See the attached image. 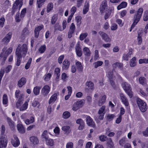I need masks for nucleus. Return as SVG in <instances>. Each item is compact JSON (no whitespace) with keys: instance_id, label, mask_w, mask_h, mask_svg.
I'll list each match as a JSON object with an SVG mask.
<instances>
[{"instance_id":"2","label":"nucleus","mask_w":148,"mask_h":148,"mask_svg":"<svg viewBox=\"0 0 148 148\" xmlns=\"http://www.w3.org/2000/svg\"><path fill=\"white\" fill-rule=\"evenodd\" d=\"M121 85L123 88L130 97L132 98L133 96V92L132 91L130 86L125 82H123Z\"/></svg>"},{"instance_id":"25","label":"nucleus","mask_w":148,"mask_h":148,"mask_svg":"<svg viewBox=\"0 0 148 148\" xmlns=\"http://www.w3.org/2000/svg\"><path fill=\"white\" fill-rule=\"evenodd\" d=\"M40 88V87L38 86H37L34 88L33 92L35 95H37L39 94Z\"/></svg>"},{"instance_id":"8","label":"nucleus","mask_w":148,"mask_h":148,"mask_svg":"<svg viewBox=\"0 0 148 148\" xmlns=\"http://www.w3.org/2000/svg\"><path fill=\"white\" fill-rule=\"evenodd\" d=\"M8 143V139L6 137L2 136L0 138V148H5Z\"/></svg>"},{"instance_id":"54","label":"nucleus","mask_w":148,"mask_h":148,"mask_svg":"<svg viewBox=\"0 0 148 148\" xmlns=\"http://www.w3.org/2000/svg\"><path fill=\"white\" fill-rule=\"evenodd\" d=\"M51 74L50 73H48L46 74L45 76L44 79L45 81H48L51 77Z\"/></svg>"},{"instance_id":"51","label":"nucleus","mask_w":148,"mask_h":148,"mask_svg":"<svg viewBox=\"0 0 148 148\" xmlns=\"http://www.w3.org/2000/svg\"><path fill=\"white\" fill-rule=\"evenodd\" d=\"M52 105V104H50L47 108V111L49 114H50L51 113L52 108H53L55 106V105L54 104L53 105V108H52L51 106Z\"/></svg>"},{"instance_id":"58","label":"nucleus","mask_w":148,"mask_h":148,"mask_svg":"<svg viewBox=\"0 0 148 148\" xmlns=\"http://www.w3.org/2000/svg\"><path fill=\"white\" fill-rule=\"evenodd\" d=\"M4 69L3 68H1L0 70V80L1 81L2 78L4 75Z\"/></svg>"},{"instance_id":"1","label":"nucleus","mask_w":148,"mask_h":148,"mask_svg":"<svg viewBox=\"0 0 148 148\" xmlns=\"http://www.w3.org/2000/svg\"><path fill=\"white\" fill-rule=\"evenodd\" d=\"M27 51V48L26 44H24L22 45H19L16 49V54L19 58L25 57Z\"/></svg>"},{"instance_id":"61","label":"nucleus","mask_w":148,"mask_h":148,"mask_svg":"<svg viewBox=\"0 0 148 148\" xmlns=\"http://www.w3.org/2000/svg\"><path fill=\"white\" fill-rule=\"evenodd\" d=\"M26 9L25 8L23 9L21 11L20 14V17L21 18H23L24 16L26 13Z\"/></svg>"},{"instance_id":"52","label":"nucleus","mask_w":148,"mask_h":148,"mask_svg":"<svg viewBox=\"0 0 148 148\" xmlns=\"http://www.w3.org/2000/svg\"><path fill=\"white\" fill-rule=\"evenodd\" d=\"M113 66L114 67L116 68L118 67L120 69H121L123 66V65L122 64L119 62H116L114 64H113Z\"/></svg>"},{"instance_id":"26","label":"nucleus","mask_w":148,"mask_h":148,"mask_svg":"<svg viewBox=\"0 0 148 148\" xmlns=\"http://www.w3.org/2000/svg\"><path fill=\"white\" fill-rule=\"evenodd\" d=\"M139 83L143 85H145L146 84L147 80L143 77H140L139 79Z\"/></svg>"},{"instance_id":"21","label":"nucleus","mask_w":148,"mask_h":148,"mask_svg":"<svg viewBox=\"0 0 148 148\" xmlns=\"http://www.w3.org/2000/svg\"><path fill=\"white\" fill-rule=\"evenodd\" d=\"M26 82V79L24 77H22L18 82V85L19 87H21L24 85Z\"/></svg>"},{"instance_id":"40","label":"nucleus","mask_w":148,"mask_h":148,"mask_svg":"<svg viewBox=\"0 0 148 148\" xmlns=\"http://www.w3.org/2000/svg\"><path fill=\"white\" fill-rule=\"evenodd\" d=\"M32 105L34 107H37L38 108L40 106V104L38 101L35 99L33 101Z\"/></svg>"},{"instance_id":"43","label":"nucleus","mask_w":148,"mask_h":148,"mask_svg":"<svg viewBox=\"0 0 148 148\" xmlns=\"http://www.w3.org/2000/svg\"><path fill=\"white\" fill-rule=\"evenodd\" d=\"M113 10L114 8H112L110 9V10L108 12V13H106V14L105 16V20L107 19L110 16V15L111 14V12H112L113 11Z\"/></svg>"},{"instance_id":"56","label":"nucleus","mask_w":148,"mask_h":148,"mask_svg":"<svg viewBox=\"0 0 148 148\" xmlns=\"http://www.w3.org/2000/svg\"><path fill=\"white\" fill-rule=\"evenodd\" d=\"M28 114L27 113H23L21 116V118L24 121L26 119L27 117Z\"/></svg>"},{"instance_id":"12","label":"nucleus","mask_w":148,"mask_h":148,"mask_svg":"<svg viewBox=\"0 0 148 148\" xmlns=\"http://www.w3.org/2000/svg\"><path fill=\"white\" fill-rule=\"evenodd\" d=\"M105 106H103L99 109L98 112V114L99 115V120H102L103 119L105 114Z\"/></svg>"},{"instance_id":"34","label":"nucleus","mask_w":148,"mask_h":148,"mask_svg":"<svg viewBox=\"0 0 148 148\" xmlns=\"http://www.w3.org/2000/svg\"><path fill=\"white\" fill-rule=\"evenodd\" d=\"M46 49V47L45 45H41L39 48L38 51L39 53H42L44 52Z\"/></svg>"},{"instance_id":"59","label":"nucleus","mask_w":148,"mask_h":148,"mask_svg":"<svg viewBox=\"0 0 148 148\" xmlns=\"http://www.w3.org/2000/svg\"><path fill=\"white\" fill-rule=\"evenodd\" d=\"M116 21L119 25L121 27L123 26L124 24V23L122 22V20L120 19H117Z\"/></svg>"},{"instance_id":"46","label":"nucleus","mask_w":148,"mask_h":148,"mask_svg":"<svg viewBox=\"0 0 148 148\" xmlns=\"http://www.w3.org/2000/svg\"><path fill=\"white\" fill-rule=\"evenodd\" d=\"M107 75H108V77L109 78V79H110V82L112 86H113L114 84V83L113 81L111 80V79H112L113 78V75H113L112 73L111 72L109 73H108V74H107Z\"/></svg>"},{"instance_id":"32","label":"nucleus","mask_w":148,"mask_h":148,"mask_svg":"<svg viewBox=\"0 0 148 148\" xmlns=\"http://www.w3.org/2000/svg\"><path fill=\"white\" fill-rule=\"evenodd\" d=\"M8 102V99L7 95L5 94L3 95V105H5V106L6 107L8 105L7 104Z\"/></svg>"},{"instance_id":"49","label":"nucleus","mask_w":148,"mask_h":148,"mask_svg":"<svg viewBox=\"0 0 148 148\" xmlns=\"http://www.w3.org/2000/svg\"><path fill=\"white\" fill-rule=\"evenodd\" d=\"M42 138H45V140L48 138V136H47V130H45L43 132L42 135Z\"/></svg>"},{"instance_id":"48","label":"nucleus","mask_w":148,"mask_h":148,"mask_svg":"<svg viewBox=\"0 0 148 148\" xmlns=\"http://www.w3.org/2000/svg\"><path fill=\"white\" fill-rule=\"evenodd\" d=\"M103 64V62L100 61H98L94 63L95 67V68H96L102 65Z\"/></svg>"},{"instance_id":"44","label":"nucleus","mask_w":148,"mask_h":148,"mask_svg":"<svg viewBox=\"0 0 148 148\" xmlns=\"http://www.w3.org/2000/svg\"><path fill=\"white\" fill-rule=\"evenodd\" d=\"M143 19L144 21H147L148 20V11H145L143 16Z\"/></svg>"},{"instance_id":"15","label":"nucleus","mask_w":148,"mask_h":148,"mask_svg":"<svg viewBox=\"0 0 148 148\" xmlns=\"http://www.w3.org/2000/svg\"><path fill=\"white\" fill-rule=\"evenodd\" d=\"M86 121L88 125L93 127H95V123L93 121L92 119L90 116H87Z\"/></svg>"},{"instance_id":"6","label":"nucleus","mask_w":148,"mask_h":148,"mask_svg":"<svg viewBox=\"0 0 148 148\" xmlns=\"http://www.w3.org/2000/svg\"><path fill=\"white\" fill-rule=\"evenodd\" d=\"M84 103V100H81L80 101H77L73 104L72 109L73 110L76 111L79 108L82 107Z\"/></svg>"},{"instance_id":"64","label":"nucleus","mask_w":148,"mask_h":148,"mask_svg":"<svg viewBox=\"0 0 148 148\" xmlns=\"http://www.w3.org/2000/svg\"><path fill=\"white\" fill-rule=\"evenodd\" d=\"M57 18L56 16H52L51 19V23L53 25L54 24L57 20Z\"/></svg>"},{"instance_id":"29","label":"nucleus","mask_w":148,"mask_h":148,"mask_svg":"<svg viewBox=\"0 0 148 148\" xmlns=\"http://www.w3.org/2000/svg\"><path fill=\"white\" fill-rule=\"evenodd\" d=\"M127 5V3L125 2H122L117 7L118 10H120L121 9L125 8Z\"/></svg>"},{"instance_id":"39","label":"nucleus","mask_w":148,"mask_h":148,"mask_svg":"<svg viewBox=\"0 0 148 148\" xmlns=\"http://www.w3.org/2000/svg\"><path fill=\"white\" fill-rule=\"evenodd\" d=\"M75 21L77 26H79L81 24L82 17L80 16H77L75 17Z\"/></svg>"},{"instance_id":"10","label":"nucleus","mask_w":148,"mask_h":148,"mask_svg":"<svg viewBox=\"0 0 148 148\" xmlns=\"http://www.w3.org/2000/svg\"><path fill=\"white\" fill-rule=\"evenodd\" d=\"M29 140L31 144L33 146L35 147L39 143V140L37 137L36 136H32L29 138Z\"/></svg>"},{"instance_id":"14","label":"nucleus","mask_w":148,"mask_h":148,"mask_svg":"<svg viewBox=\"0 0 148 148\" xmlns=\"http://www.w3.org/2000/svg\"><path fill=\"white\" fill-rule=\"evenodd\" d=\"M75 29V26L73 23H72L70 27L68 33V38H71L72 36V34L74 32Z\"/></svg>"},{"instance_id":"57","label":"nucleus","mask_w":148,"mask_h":148,"mask_svg":"<svg viewBox=\"0 0 148 148\" xmlns=\"http://www.w3.org/2000/svg\"><path fill=\"white\" fill-rule=\"evenodd\" d=\"M99 58V52L98 50H95V51L94 59L95 60L98 59Z\"/></svg>"},{"instance_id":"24","label":"nucleus","mask_w":148,"mask_h":148,"mask_svg":"<svg viewBox=\"0 0 148 148\" xmlns=\"http://www.w3.org/2000/svg\"><path fill=\"white\" fill-rule=\"evenodd\" d=\"M83 51L84 53L86 56H90L91 52L89 49L88 47H84L83 49Z\"/></svg>"},{"instance_id":"41","label":"nucleus","mask_w":148,"mask_h":148,"mask_svg":"<svg viewBox=\"0 0 148 148\" xmlns=\"http://www.w3.org/2000/svg\"><path fill=\"white\" fill-rule=\"evenodd\" d=\"M60 69L58 68H56L55 70V74L57 75L56 78L58 79L60 75Z\"/></svg>"},{"instance_id":"11","label":"nucleus","mask_w":148,"mask_h":148,"mask_svg":"<svg viewBox=\"0 0 148 148\" xmlns=\"http://www.w3.org/2000/svg\"><path fill=\"white\" fill-rule=\"evenodd\" d=\"M99 34L101 37L102 39L106 42H110L111 39L109 36L106 33L102 32H99Z\"/></svg>"},{"instance_id":"35","label":"nucleus","mask_w":148,"mask_h":148,"mask_svg":"<svg viewBox=\"0 0 148 148\" xmlns=\"http://www.w3.org/2000/svg\"><path fill=\"white\" fill-rule=\"evenodd\" d=\"M86 85L88 88L89 90H92L93 88V83L91 82H88L86 83Z\"/></svg>"},{"instance_id":"27","label":"nucleus","mask_w":148,"mask_h":148,"mask_svg":"<svg viewBox=\"0 0 148 148\" xmlns=\"http://www.w3.org/2000/svg\"><path fill=\"white\" fill-rule=\"evenodd\" d=\"M46 144L50 146H53L54 145V141L53 139L48 138L45 140Z\"/></svg>"},{"instance_id":"45","label":"nucleus","mask_w":148,"mask_h":148,"mask_svg":"<svg viewBox=\"0 0 148 148\" xmlns=\"http://www.w3.org/2000/svg\"><path fill=\"white\" fill-rule=\"evenodd\" d=\"M45 1L46 0H37L38 7V8H41Z\"/></svg>"},{"instance_id":"31","label":"nucleus","mask_w":148,"mask_h":148,"mask_svg":"<svg viewBox=\"0 0 148 148\" xmlns=\"http://www.w3.org/2000/svg\"><path fill=\"white\" fill-rule=\"evenodd\" d=\"M75 64L77 66V69L79 71L82 70L83 67L80 62L78 61H77L76 62Z\"/></svg>"},{"instance_id":"19","label":"nucleus","mask_w":148,"mask_h":148,"mask_svg":"<svg viewBox=\"0 0 148 148\" xmlns=\"http://www.w3.org/2000/svg\"><path fill=\"white\" fill-rule=\"evenodd\" d=\"M89 6V2L86 1L83 9V13L84 14H86L88 11Z\"/></svg>"},{"instance_id":"4","label":"nucleus","mask_w":148,"mask_h":148,"mask_svg":"<svg viewBox=\"0 0 148 148\" xmlns=\"http://www.w3.org/2000/svg\"><path fill=\"white\" fill-rule=\"evenodd\" d=\"M143 11V10L142 8H140L138 10L136 13L135 14L134 17L133 25H136L139 21Z\"/></svg>"},{"instance_id":"28","label":"nucleus","mask_w":148,"mask_h":148,"mask_svg":"<svg viewBox=\"0 0 148 148\" xmlns=\"http://www.w3.org/2000/svg\"><path fill=\"white\" fill-rule=\"evenodd\" d=\"M24 121L26 124L29 125L34 122V119L33 116H32L30 118V120L28 119H26Z\"/></svg>"},{"instance_id":"23","label":"nucleus","mask_w":148,"mask_h":148,"mask_svg":"<svg viewBox=\"0 0 148 148\" xmlns=\"http://www.w3.org/2000/svg\"><path fill=\"white\" fill-rule=\"evenodd\" d=\"M70 65V63L68 60H65L63 62L62 68L66 70L68 69Z\"/></svg>"},{"instance_id":"50","label":"nucleus","mask_w":148,"mask_h":148,"mask_svg":"<svg viewBox=\"0 0 148 148\" xmlns=\"http://www.w3.org/2000/svg\"><path fill=\"white\" fill-rule=\"evenodd\" d=\"M32 61V59L30 58L28 61V62L25 66V68L26 69H28L29 67L30 64Z\"/></svg>"},{"instance_id":"18","label":"nucleus","mask_w":148,"mask_h":148,"mask_svg":"<svg viewBox=\"0 0 148 148\" xmlns=\"http://www.w3.org/2000/svg\"><path fill=\"white\" fill-rule=\"evenodd\" d=\"M76 123L79 124V130H82L84 127V123L83 120L80 119H78L76 121Z\"/></svg>"},{"instance_id":"37","label":"nucleus","mask_w":148,"mask_h":148,"mask_svg":"<svg viewBox=\"0 0 148 148\" xmlns=\"http://www.w3.org/2000/svg\"><path fill=\"white\" fill-rule=\"evenodd\" d=\"M70 115V113L69 112L65 111L63 112L62 117L64 119H67L69 118Z\"/></svg>"},{"instance_id":"7","label":"nucleus","mask_w":148,"mask_h":148,"mask_svg":"<svg viewBox=\"0 0 148 148\" xmlns=\"http://www.w3.org/2000/svg\"><path fill=\"white\" fill-rule=\"evenodd\" d=\"M11 142L12 145L14 147H18L20 144V140L16 135H14L11 139Z\"/></svg>"},{"instance_id":"20","label":"nucleus","mask_w":148,"mask_h":148,"mask_svg":"<svg viewBox=\"0 0 148 148\" xmlns=\"http://www.w3.org/2000/svg\"><path fill=\"white\" fill-rule=\"evenodd\" d=\"M57 98V95L56 93L54 94L50 98L49 101V104H51L56 101Z\"/></svg>"},{"instance_id":"9","label":"nucleus","mask_w":148,"mask_h":148,"mask_svg":"<svg viewBox=\"0 0 148 148\" xmlns=\"http://www.w3.org/2000/svg\"><path fill=\"white\" fill-rule=\"evenodd\" d=\"M50 87L48 85H45L42 88L41 90V94L44 96H47L50 92Z\"/></svg>"},{"instance_id":"55","label":"nucleus","mask_w":148,"mask_h":148,"mask_svg":"<svg viewBox=\"0 0 148 148\" xmlns=\"http://www.w3.org/2000/svg\"><path fill=\"white\" fill-rule=\"evenodd\" d=\"M63 28L61 26L58 24H56L55 26V30H58L60 31H62L63 30Z\"/></svg>"},{"instance_id":"3","label":"nucleus","mask_w":148,"mask_h":148,"mask_svg":"<svg viewBox=\"0 0 148 148\" xmlns=\"http://www.w3.org/2000/svg\"><path fill=\"white\" fill-rule=\"evenodd\" d=\"M22 5V0H16L12 8V14H13L16 11L19 10Z\"/></svg>"},{"instance_id":"17","label":"nucleus","mask_w":148,"mask_h":148,"mask_svg":"<svg viewBox=\"0 0 148 148\" xmlns=\"http://www.w3.org/2000/svg\"><path fill=\"white\" fill-rule=\"evenodd\" d=\"M17 130L21 134H24L25 132V128L21 123H19L17 125Z\"/></svg>"},{"instance_id":"42","label":"nucleus","mask_w":148,"mask_h":148,"mask_svg":"<svg viewBox=\"0 0 148 148\" xmlns=\"http://www.w3.org/2000/svg\"><path fill=\"white\" fill-rule=\"evenodd\" d=\"M88 35V33L86 32L80 34L79 38L81 41L83 40Z\"/></svg>"},{"instance_id":"22","label":"nucleus","mask_w":148,"mask_h":148,"mask_svg":"<svg viewBox=\"0 0 148 148\" xmlns=\"http://www.w3.org/2000/svg\"><path fill=\"white\" fill-rule=\"evenodd\" d=\"M29 101V100H27L26 101L23 105L21 106V108H20V111H23L25 110L27 108L28 105V103Z\"/></svg>"},{"instance_id":"60","label":"nucleus","mask_w":148,"mask_h":148,"mask_svg":"<svg viewBox=\"0 0 148 148\" xmlns=\"http://www.w3.org/2000/svg\"><path fill=\"white\" fill-rule=\"evenodd\" d=\"M12 66L11 65H8L5 69V72L7 73L10 72L12 69Z\"/></svg>"},{"instance_id":"53","label":"nucleus","mask_w":148,"mask_h":148,"mask_svg":"<svg viewBox=\"0 0 148 148\" xmlns=\"http://www.w3.org/2000/svg\"><path fill=\"white\" fill-rule=\"evenodd\" d=\"M8 123L10 127L13 128L14 127V123L12 121V120L10 118H8Z\"/></svg>"},{"instance_id":"36","label":"nucleus","mask_w":148,"mask_h":148,"mask_svg":"<svg viewBox=\"0 0 148 148\" xmlns=\"http://www.w3.org/2000/svg\"><path fill=\"white\" fill-rule=\"evenodd\" d=\"M136 58L135 57L132 58L130 61V66L133 67L136 64Z\"/></svg>"},{"instance_id":"16","label":"nucleus","mask_w":148,"mask_h":148,"mask_svg":"<svg viewBox=\"0 0 148 148\" xmlns=\"http://www.w3.org/2000/svg\"><path fill=\"white\" fill-rule=\"evenodd\" d=\"M120 96L121 99L123 103L125 106H129V103L127 99L125 97V95L123 93H121L120 94Z\"/></svg>"},{"instance_id":"62","label":"nucleus","mask_w":148,"mask_h":148,"mask_svg":"<svg viewBox=\"0 0 148 148\" xmlns=\"http://www.w3.org/2000/svg\"><path fill=\"white\" fill-rule=\"evenodd\" d=\"M22 103V101L21 100H18L16 104V107L19 109L20 110V108H21V104Z\"/></svg>"},{"instance_id":"13","label":"nucleus","mask_w":148,"mask_h":148,"mask_svg":"<svg viewBox=\"0 0 148 148\" xmlns=\"http://www.w3.org/2000/svg\"><path fill=\"white\" fill-rule=\"evenodd\" d=\"M12 35L11 32H9L6 35L5 37L3 39L2 42L4 44H7L10 41Z\"/></svg>"},{"instance_id":"38","label":"nucleus","mask_w":148,"mask_h":148,"mask_svg":"<svg viewBox=\"0 0 148 148\" xmlns=\"http://www.w3.org/2000/svg\"><path fill=\"white\" fill-rule=\"evenodd\" d=\"M53 4L52 3H50L48 4L47 6V13L49 12L53 9Z\"/></svg>"},{"instance_id":"47","label":"nucleus","mask_w":148,"mask_h":148,"mask_svg":"<svg viewBox=\"0 0 148 148\" xmlns=\"http://www.w3.org/2000/svg\"><path fill=\"white\" fill-rule=\"evenodd\" d=\"M138 63L139 64H142L143 63H148V58L147 59H141L138 61Z\"/></svg>"},{"instance_id":"5","label":"nucleus","mask_w":148,"mask_h":148,"mask_svg":"<svg viewBox=\"0 0 148 148\" xmlns=\"http://www.w3.org/2000/svg\"><path fill=\"white\" fill-rule=\"evenodd\" d=\"M137 103L140 109L143 112H145L147 109L146 103L140 99H138Z\"/></svg>"},{"instance_id":"30","label":"nucleus","mask_w":148,"mask_h":148,"mask_svg":"<svg viewBox=\"0 0 148 148\" xmlns=\"http://www.w3.org/2000/svg\"><path fill=\"white\" fill-rule=\"evenodd\" d=\"M106 98V95H103L101 97L99 101V106H101L105 102Z\"/></svg>"},{"instance_id":"33","label":"nucleus","mask_w":148,"mask_h":148,"mask_svg":"<svg viewBox=\"0 0 148 148\" xmlns=\"http://www.w3.org/2000/svg\"><path fill=\"white\" fill-rule=\"evenodd\" d=\"M62 129L65 133L67 134H69L71 131L70 127L68 126H63Z\"/></svg>"},{"instance_id":"63","label":"nucleus","mask_w":148,"mask_h":148,"mask_svg":"<svg viewBox=\"0 0 148 148\" xmlns=\"http://www.w3.org/2000/svg\"><path fill=\"white\" fill-rule=\"evenodd\" d=\"M19 13H17L15 16V20L17 22H19L22 18H21L20 16H19Z\"/></svg>"}]
</instances>
